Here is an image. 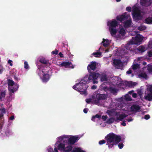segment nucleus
Instances as JSON below:
<instances>
[{"label": "nucleus", "instance_id": "f257e3e1", "mask_svg": "<svg viewBox=\"0 0 152 152\" xmlns=\"http://www.w3.org/2000/svg\"><path fill=\"white\" fill-rule=\"evenodd\" d=\"M105 139L107 141L106 145H108L109 148L113 147L114 145H117L121 140L120 136L110 133L105 137Z\"/></svg>", "mask_w": 152, "mask_h": 152}, {"label": "nucleus", "instance_id": "f03ea898", "mask_svg": "<svg viewBox=\"0 0 152 152\" xmlns=\"http://www.w3.org/2000/svg\"><path fill=\"white\" fill-rule=\"evenodd\" d=\"M88 77H85L79 83H76V85L79 86L77 88V91L80 92L81 94H87L86 90L88 87V86L86 85V83H89L90 81L88 79Z\"/></svg>", "mask_w": 152, "mask_h": 152}, {"label": "nucleus", "instance_id": "7ed1b4c3", "mask_svg": "<svg viewBox=\"0 0 152 152\" xmlns=\"http://www.w3.org/2000/svg\"><path fill=\"white\" fill-rule=\"evenodd\" d=\"M99 77L102 82L108 80V78L106 73H103L100 74L98 73L95 72L91 73L88 77V79L89 80H91V81H93V84L97 83L98 81L95 80L97 79Z\"/></svg>", "mask_w": 152, "mask_h": 152}, {"label": "nucleus", "instance_id": "20e7f679", "mask_svg": "<svg viewBox=\"0 0 152 152\" xmlns=\"http://www.w3.org/2000/svg\"><path fill=\"white\" fill-rule=\"evenodd\" d=\"M41 71L42 72V75H43L42 80L43 82H47L49 79V74H48L47 71H46V72L45 71L44 69H42V70H41L39 68H38V69L37 70V72L38 73H39V72H41ZM38 75L39 76H40V75L39 74V73H38Z\"/></svg>", "mask_w": 152, "mask_h": 152}, {"label": "nucleus", "instance_id": "39448f33", "mask_svg": "<svg viewBox=\"0 0 152 152\" xmlns=\"http://www.w3.org/2000/svg\"><path fill=\"white\" fill-rule=\"evenodd\" d=\"M8 86H13L15 85V86H16V87L15 88H13L12 89H9V91L10 92L12 93H14L15 91H17L18 88L19 86L17 83L15 84L14 82L12 80L10 79L8 80Z\"/></svg>", "mask_w": 152, "mask_h": 152}, {"label": "nucleus", "instance_id": "423d86ee", "mask_svg": "<svg viewBox=\"0 0 152 152\" xmlns=\"http://www.w3.org/2000/svg\"><path fill=\"white\" fill-rule=\"evenodd\" d=\"M107 98L106 96L104 94H97L96 96V98L94 100V102L96 104L100 102V100H105Z\"/></svg>", "mask_w": 152, "mask_h": 152}, {"label": "nucleus", "instance_id": "0eeeda50", "mask_svg": "<svg viewBox=\"0 0 152 152\" xmlns=\"http://www.w3.org/2000/svg\"><path fill=\"white\" fill-rule=\"evenodd\" d=\"M96 68V63L95 61H92L90 62V64H89L87 66V69L88 72L90 73L89 75L91 73H93V72H91V70L94 71Z\"/></svg>", "mask_w": 152, "mask_h": 152}, {"label": "nucleus", "instance_id": "6e6552de", "mask_svg": "<svg viewBox=\"0 0 152 152\" xmlns=\"http://www.w3.org/2000/svg\"><path fill=\"white\" fill-rule=\"evenodd\" d=\"M129 17V14H127L126 12H125L120 16H117V19L121 22H122L125 20L128 19Z\"/></svg>", "mask_w": 152, "mask_h": 152}, {"label": "nucleus", "instance_id": "1a4fd4ad", "mask_svg": "<svg viewBox=\"0 0 152 152\" xmlns=\"http://www.w3.org/2000/svg\"><path fill=\"white\" fill-rule=\"evenodd\" d=\"M67 140H68V144L72 145L75 143L79 139V138L78 136H73L70 137L69 138H68L67 137Z\"/></svg>", "mask_w": 152, "mask_h": 152}, {"label": "nucleus", "instance_id": "9d476101", "mask_svg": "<svg viewBox=\"0 0 152 152\" xmlns=\"http://www.w3.org/2000/svg\"><path fill=\"white\" fill-rule=\"evenodd\" d=\"M59 66H64L65 67H69L72 69L74 68L71 62L67 61H64L61 63Z\"/></svg>", "mask_w": 152, "mask_h": 152}, {"label": "nucleus", "instance_id": "9b49d317", "mask_svg": "<svg viewBox=\"0 0 152 152\" xmlns=\"http://www.w3.org/2000/svg\"><path fill=\"white\" fill-rule=\"evenodd\" d=\"M151 3V0H140V4L142 6L148 7Z\"/></svg>", "mask_w": 152, "mask_h": 152}, {"label": "nucleus", "instance_id": "f8f14e48", "mask_svg": "<svg viewBox=\"0 0 152 152\" xmlns=\"http://www.w3.org/2000/svg\"><path fill=\"white\" fill-rule=\"evenodd\" d=\"M118 25V22L115 20H113L112 21H109L108 22V25L110 26V28L115 27Z\"/></svg>", "mask_w": 152, "mask_h": 152}, {"label": "nucleus", "instance_id": "ddd939ff", "mask_svg": "<svg viewBox=\"0 0 152 152\" xmlns=\"http://www.w3.org/2000/svg\"><path fill=\"white\" fill-rule=\"evenodd\" d=\"M131 109L132 111L137 112L140 111V107L138 104H134L131 106Z\"/></svg>", "mask_w": 152, "mask_h": 152}, {"label": "nucleus", "instance_id": "4468645a", "mask_svg": "<svg viewBox=\"0 0 152 152\" xmlns=\"http://www.w3.org/2000/svg\"><path fill=\"white\" fill-rule=\"evenodd\" d=\"M132 23V20L131 19L125 21L124 23V26L125 28H128L131 27Z\"/></svg>", "mask_w": 152, "mask_h": 152}, {"label": "nucleus", "instance_id": "2eb2a0df", "mask_svg": "<svg viewBox=\"0 0 152 152\" xmlns=\"http://www.w3.org/2000/svg\"><path fill=\"white\" fill-rule=\"evenodd\" d=\"M137 10V8L135 9L133 13V17L137 16L140 17V16L142 15L140 11L138 10V11Z\"/></svg>", "mask_w": 152, "mask_h": 152}, {"label": "nucleus", "instance_id": "dca6fc26", "mask_svg": "<svg viewBox=\"0 0 152 152\" xmlns=\"http://www.w3.org/2000/svg\"><path fill=\"white\" fill-rule=\"evenodd\" d=\"M126 117V115L125 114H121L118 117H117L116 119L115 120L116 122H118V120L122 121Z\"/></svg>", "mask_w": 152, "mask_h": 152}, {"label": "nucleus", "instance_id": "f3484780", "mask_svg": "<svg viewBox=\"0 0 152 152\" xmlns=\"http://www.w3.org/2000/svg\"><path fill=\"white\" fill-rule=\"evenodd\" d=\"M121 63V61L120 59H114L113 60V63L115 66H119Z\"/></svg>", "mask_w": 152, "mask_h": 152}, {"label": "nucleus", "instance_id": "a211bd4d", "mask_svg": "<svg viewBox=\"0 0 152 152\" xmlns=\"http://www.w3.org/2000/svg\"><path fill=\"white\" fill-rule=\"evenodd\" d=\"M39 61L42 64H49V61L46 60L45 58H40Z\"/></svg>", "mask_w": 152, "mask_h": 152}, {"label": "nucleus", "instance_id": "6ab92c4d", "mask_svg": "<svg viewBox=\"0 0 152 152\" xmlns=\"http://www.w3.org/2000/svg\"><path fill=\"white\" fill-rule=\"evenodd\" d=\"M137 50L140 53H143L145 50V49L144 47L142 46H139L137 48Z\"/></svg>", "mask_w": 152, "mask_h": 152}, {"label": "nucleus", "instance_id": "aec40b11", "mask_svg": "<svg viewBox=\"0 0 152 152\" xmlns=\"http://www.w3.org/2000/svg\"><path fill=\"white\" fill-rule=\"evenodd\" d=\"M72 145H70L66 147H65L64 151L66 152H69L72 150Z\"/></svg>", "mask_w": 152, "mask_h": 152}, {"label": "nucleus", "instance_id": "412c9836", "mask_svg": "<svg viewBox=\"0 0 152 152\" xmlns=\"http://www.w3.org/2000/svg\"><path fill=\"white\" fill-rule=\"evenodd\" d=\"M145 21L148 24H152V17H149L145 19Z\"/></svg>", "mask_w": 152, "mask_h": 152}, {"label": "nucleus", "instance_id": "4be33fe9", "mask_svg": "<svg viewBox=\"0 0 152 152\" xmlns=\"http://www.w3.org/2000/svg\"><path fill=\"white\" fill-rule=\"evenodd\" d=\"M102 43L103 46L105 47H107L109 44L108 39H103V41Z\"/></svg>", "mask_w": 152, "mask_h": 152}, {"label": "nucleus", "instance_id": "5701e85b", "mask_svg": "<svg viewBox=\"0 0 152 152\" xmlns=\"http://www.w3.org/2000/svg\"><path fill=\"white\" fill-rule=\"evenodd\" d=\"M114 121H115V118L112 117L108 119L106 123L108 124H111L113 123Z\"/></svg>", "mask_w": 152, "mask_h": 152}, {"label": "nucleus", "instance_id": "b1692460", "mask_svg": "<svg viewBox=\"0 0 152 152\" xmlns=\"http://www.w3.org/2000/svg\"><path fill=\"white\" fill-rule=\"evenodd\" d=\"M145 99L148 100L149 101L152 100V94H148L147 96L145 97Z\"/></svg>", "mask_w": 152, "mask_h": 152}, {"label": "nucleus", "instance_id": "393cba45", "mask_svg": "<svg viewBox=\"0 0 152 152\" xmlns=\"http://www.w3.org/2000/svg\"><path fill=\"white\" fill-rule=\"evenodd\" d=\"M110 32L112 36L115 35L117 31L116 29L113 28H110Z\"/></svg>", "mask_w": 152, "mask_h": 152}, {"label": "nucleus", "instance_id": "a878e982", "mask_svg": "<svg viewBox=\"0 0 152 152\" xmlns=\"http://www.w3.org/2000/svg\"><path fill=\"white\" fill-rule=\"evenodd\" d=\"M59 150H63L64 151L65 148V144L62 143H60L58 146Z\"/></svg>", "mask_w": 152, "mask_h": 152}, {"label": "nucleus", "instance_id": "bb28decb", "mask_svg": "<svg viewBox=\"0 0 152 152\" xmlns=\"http://www.w3.org/2000/svg\"><path fill=\"white\" fill-rule=\"evenodd\" d=\"M72 152H85V151L82 150L80 148H74Z\"/></svg>", "mask_w": 152, "mask_h": 152}, {"label": "nucleus", "instance_id": "cd10ccee", "mask_svg": "<svg viewBox=\"0 0 152 152\" xmlns=\"http://www.w3.org/2000/svg\"><path fill=\"white\" fill-rule=\"evenodd\" d=\"M6 95V92L5 91H1L0 93V101L4 98Z\"/></svg>", "mask_w": 152, "mask_h": 152}, {"label": "nucleus", "instance_id": "c85d7f7f", "mask_svg": "<svg viewBox=\"0 0 152 152\" xmlns=\"http://www.w3.org/2000/svg\"><path fill=\"white\" fill-rule=\"evenodd\" d=\"M133 18L134 20L135 21L137 22H138L139 20H141L142 18V15L140 16V17L137 16L133 17Z\"/></svg>", "mask_w": 152, "mask_h": 152}, {"label": "nucleus", "instance_id": "c756f323", "mask_svg": "<svg viewBox=\"0 0 152 152\" xmlns=\"http://www.w3.org/2000/svg\"><path fill=\"white\" fill-rule=\"evenodd\" d=\"M124 99L126 101H131L132 100L131 97L128 94L125 96Z\"/></svg>", "mask_w": 152, "mask_h": 152}, {"label": "nucleus", "instance_id": "7c9ffc66", "mask_svg": "<svg viewBox=\"0 0 152 152\" xmlns=\"http://www.w3.org/2000/svg\"><path fill=\"white\" fill-rule=\"evenodd\" d=\"M137 83L135 82H130L128 84V86L130 87H133L135 86Z\"/></svg>", "mask_w": 152, "mask_h": 152}, {"label": "nucleus", "instance_id": "2f4dec72", "mask_svg": "<svg viewBox=\"0 0 152 152\" xmlns=\"http://www.w3.org/2000/svg\"><path fill=\"white\" fill-rule=\"evenodd\" d=\"M102 53L100 52H94L92 54V55H93L95 57H99L101 56Z\"/></svg>", "mask_w": 152, "mask_h": 152}, {"label": "nucleus", "instance_id": "473e14b6", "mask_svg": "<svg viewBox=\"0 0 152 152\" xmlns=\"http://www.w3.org/2000/svg\"><path fill=\"white\" fill-rule=\"evenodd\" d=\"M109 91L112 93H116L117 92L116 89L114 88L111 87L110 86L109 88Z\"/></svg>", "mask_w": 152, "mask_h": 152}, {"label": "nucleus", "instance_id": "72a5a7b5", "mask_svg": "<svg viewBox=\"0 0 152 152\" xmlns=\"http://www.w3.org/2000/svg\"><path fill=\"white\" fill-rule=\"evenodd\" d=\"M101 117V115L97 114L93 116L91 120L94 121L95 118H98L99 119Z\"/></svg>", "mask_w": 152, "mask_h": 152}, {"label": "nucleus", "instance_id": "f704fd0d", "mask_svg": "<svg viewBox=\"0 0 152 152\" xmlns=\"http://www.w3.org/2000/svg\"><path fill=\"white\" fill-rule=\"evenodd\" d=\"M119 33L122 36H124L126 34V32L124 28H121L119 31Z\"/></svg>", "mask_w": 152, "mask_h": 152}, {"label": "nucleus", "instance_id": "c9c22d12", "mask_svg": "<svg viewBox=\"0 0 152 152\" xmlns=\"http://www.w3.org/2000/svg\"><path fill=\"white\" fill-rule=\"evenodd\" d=\"M139 76L140 77L145 78L146 79L147 77V75L145 73H141L139 75Z\"/></svg>", "mask_w": 152, "mask_h": 152}, {"label": "nucleus", "instance_id": "e433bc0d", "mask_svg": "<svg viewBox=\"0 0 152 152\" xmlns=\"http://www.w3.org/2000/svg\"><path fill=\"white\" fill-rule=\"evenodd\" d=\"M146 29V27L145 26L141 25L140 26H139L137 28V29L140 31L144 30Z\"/></svg>", "mask_w": 152, "mask_h": 152}, {"label": "nucleus", "instance_id": "4c0bfd02", "mask_svg": "<svg viewBox=\"0 0 152 152\" xmlns=\"http://www.w3.org/2000/svg\"><path fill=\"white\" fill-rule=\"evenodd\" d=\"M110 86H104L102 87V89L104 90L105 92H107V91H109V88H110Z\"/></svg>", "mask_w": 152, "mask_h": 152}, {"label": "nucleus", "instance_id": "58836bf2", "mask_svg": "<svg viewBox=\"0 0 152 152\" xmlns=\"http://www.w3.org/2000/svg\"><path fill=\"white\" fill-rule=\"evenodd\" d=\"M139 65L138 64H136L132 65V69L134 70H135L139 68Z\"/></svg>", "mask_w": 152, "mask_h": 152}, {"label": "nucleus", "instance_id": "ea45409f", "mask_svg": "<svg viewBox=\"0 0 152 152\" xmlns=\"http://www.w3.org/2000/svg\"><path fill=\"white\" fill-rule=\"evenodd\" d=\"M147 69L150 73H152V65H148V66Z\"/></svg>", "mask_w": 152, "mask_h": 152}, {"label": "nucleus", "instance_id": "a19ab883", "mask_svg": "<svg viewBox=\"0 0 152 152\" xmlns=\"http://www.w3.org/2000/svg\"><path fill=\"white\" fill-rule=\"evenodd\" d=\"M67 136H61L58 138V139L60 140L64 141L66 140L65 139L67 138Z\"/></svg>", "mask_w": 152, "mask_h": 152}, {"label": "nucleus", "instance_id": "79ce46f5", "mask_svg": "<svg viewBox=\"0 0 152 152\" xmlns=\"http://www.w3.org/2000/svg\"><path fill=\"white\" fill-rule=\"evenodd\" d=\"M24 67L26 69H28V62L26 61H25L24 62Z\"/></svg>", "mask_w": 152, "mask_h": 152}, {"label": "nucleus", "instance_id": "37998d69", "mask_svg": "<svg viewBox=\"0 0 152 152\" xmlns=\"http://www.w3.org/2000/svg\"><path fill=\"white\" fill-rule=\"evenodd\" d=\"M135 42L133 40H130L129 42V43L127 44L128 45H132L135 44Z\"/></svg>", "mask_w": 152, "mask_h": 152}, {"label": "nucleus", "instance_id": "c03bdc74", "mask_svg": "<svg viewBox=\"0 0 152 152\" xmlns=\"http://www.w3.org/2000/svg\"><path fill=\"white\" fill-rule=\"evenodd\" d=\"M124 146V144L123 143H120L118 144V147L120 149L123 148Z\"/></svg>", "mask_w": 152, "mask_h": 152}, {"label": "nucleus", "instance_id": "a18cd8bd", "mask_svg": "<svg viewBox=\"0 0 152 152\" xmlns=\"http://www.w3.org/2000/svg\"><path fill=\"white\" fill-rule=\"evenodd\" d=\"M105 142L106 141L105 140H102L99 141V145H102L105 143Z\"/></svg>", "mask_w": 152, "mask_h": 152}, {"label": "nucleus", "instance_id": "49530a36", "mask_svg": "<svg viewBox=\"0 0 152 152\" xmlns=\"http://www.w3.org/2000/svg\"><path fill=\"white\" fill-rule=\"evenodd\" d=\"M0 110L1 112V113H3H3L5 114L6 113L5 109L4 108H3L2 109H0Z\"/></svg>", "mask_w": 152, "mask_h": 152}, {"label": "nucleus", "instance_id": "de8ad7c7", "mask_svg": "<svg viewBox=\"0 0 152 152\" xmlns=\"http://www.w3.org/2000/svg\"><path fill=\"white\" fill-rule=\"evenodd\" d=\"M58 52V50H55L54 51H53L52 52V53L53 54H55V55H57Z\"/></svg>", "mask_w": 152, "mask_h": 152}, {"label": "nucleus", "instance_id": "09e8293b", "mask_svg": "<svg viewBox=\"0 0 152 152\" xmlns=\"http://www.w3.org/2000/svg\"><path fill=\"white\" fill-rule=\"evenodd\" d=\"M92 99L91 98L87 99H86V101L88 104H89L91 102Z\"/></svg>", "mask_w": 152, "mask_h": 152}, {"label": "nucleus", "instance_id": "8fccbe9b", "mask_svg": "<svg viewBox=\"0 0 152 152\" xmlns=\"http://www.w3.org/2000/svg\"><path fill=\"white\" fill-rule=\"evenodd\" d=\"M150 118V115L148 114L144 116V118L146 120H148Z\"/></svg>", "mask_w": 152, "mask_h": 152}, {"label": "nucleus", "instance_id": "3c124183", "mask_svg": "<svg viewBox=\"0 0 152 152\" xmlns=\"http://www.w3.org/2000/svg\"><path fill=\"white\" fill-rule=\"evenodd\" d=\"M107 115H103L102 116V119L104 121L106 120V119L107 118Z\"/></svg>", "mask_w": 152, "mask_h": 152}, {"label": "nucleus", "instance_id": "603ef678", "mask_svg": "<svg viewBox=\"0 0 152 152\" xmlns=\"http://www.w3.org/2000/svg\"><path fill=\"white\" fill-rule=\"evenodd\" d=\"M148 55L149 57H152V51L150 50L148 52Z\"/></svg>", "mask_w": 152, "mask_h": 152}, {"label": "nucleus", "instance_id": "864d4df0", "mask_svg": "<svg viewBox=\"0 0 152 152\" xmlns=\"http://www.w3.org/2000/svg\"><path fill=\"white\" fill-rule=\"evenodd\" d=\"M131 7H127L126 8V10L128 12L131 11Z\"/></svg>", "mask_w": 152, "mask_h": 152}, {"label": "nucleus", "instance_id": "5fc2aeb1", "mask_svg": "<svg viewBox=\"0 0 152 152\" xmlns=\"http://www.w3.org/2000/svg\"><path fill=\"white\" fill-rule=\"evenodd\" d=\"M137 93L140 96H141L142 95V94H143L141 91L140 90H138L137 91Z\"/></svg>", "mask_w": 152, "mask_h": 152}, {"label": "nucleus", "instance_id": "6e6d98bb", "mask_svg": "<svg viewBox=\"0 0 152 152\" xmlns=\"http://www.w3.org/2000/svg\"><path fill=\"white\" fill-rule=\"evenodd\" d=\"M135 39L136 40H139L140 41L142 40V39H141V38H139L138 36H137L136 37Z\"/></svg>", "mask_w": 152, "mask_h": 152}, {"label": "nucleus", "instance_id": "4d7b16f0", "mask_svg": "<svg viewBox=\"0 0 152 152\" xmlns=\"http://www.w3.org/2000/svg\"><path fill=\"white\" fill-rule=\"evenodd\" d=\"M132 96L134 98H136L137 96V94L135 93H132Z\"/></svg>", "mask_w": 152, "mask_h": 152}, {"label": "nucleus", "instance_id": "13d9d810", "mask_svg": "<svg viewBox=\"0 0 152 152\" xmlns=\"http://www.w3.org/2000/svg\"><path fill=\"white\" fill-rule=\"evenodd\" d=\"M148 90L151 93V94H152V86H150Z\"/></svg>", "mask_w": 152, "mask_h": 152}, {"label": "nucleus", "instance_id": "bf43d9fd", "mask_svg": "<svg viewBox=\"0 0 152 152\" xmlns=\"http://www.w3.org/2000/svg\"><path fill=\"white\" fill-rule=\"evenodd\" d=\"M12 61L10 60H9L8 61V63L10 64L11 66H12Z\"/></svg>", "mask_w": 152, "mask_h": 152}, {"label": "nucleus", "instance_id": "052dcab7", "mask_svg": "<svg viewBox=\"0 0 152 152\" xmlns=\"http://www.w3.org/2000/svg\"><path fill=\"white\" fill-rule=\"evenodd\" d=\"M121 125L123 126H126V121H122L121 123Z\"/></svg>", "mask_w": 152, "mask_h": 152}, {"label": "nucleus", "instance_id": "680f3d73", "mask_svg": "<svg viewBox=\"0 0 152 152\" xmlns=\"http://www.w3.org/2000/svg\"><path fill=\"white\" fill-rule=\"evenodd\" d=\"M58 55L61 58H63L64 57V55L61 52H60L58 54Z\"/></svg>", "mask_w": 152, "mask_h": 152}, {"label": "nucleus", "instance_id": "e2e57ef3", "mask_svg": "<svg viewBox=\"0 0 152 152\" xmlns=\"http://www.w3.org/2000/svg\"><path fill=\"white\" fill-rule=\"evenodd\" d=\"M77 86V85H76H76H74L73 86V88L76 90L77 91V86Z\"/></svg>", "mask_w": 152, "mask_h": 152}, {"label": "nucleus", "instance_id": "0e129e2a", "mask_svg": "<svg viewBox=\"0 0 152 152\" xmlns=\"http://www.w3.org/2000/svg\"><path fill=\"white\" fill-rule=\"evenodd\" d=\"M88 109L87 108H85L83 110V112L85 113H87L88 112Z\"/></svg>", "mask_w": 152, "mask_h": 152}, {"label": "nucleus", "instance_id": "69168bd1", "mask_svg": "<svg viewBox=\"0 0 152 152\" xmlns=\"http://www.w3.org/2000/svg\"><path fill=\"white\" fill-rule=\"evenodd\" d=\"M132 70L130 69L129 70L126 72V73L128 74H129L132 73Z\"/></svg>", "mask_w": 152, "mask_h": 152}, {"label": "nucleus", "instance_id": "338daca9", "mask_svg": "<svg viewBox=\"0 0 152 152\" xmlns=\"http://www.w3.org/2000/svg\"><path fill=\"white\" fill-rule=\"evenodd\" d=\"M92 89H95L96 88V86L95 85H93L91 88Z\"/></svg>", "mask_w": 152, "mask_h": 152}, {"label": "nucleus", "instance_id": "774afa93", "mask_svg": "<svg viewBox=\"0 0 152 152\" xmlns=\"http://www.w3.org/2000/svg\"><path fill=\"white\" fill-rule=\"evenodd\" d=\"M14 117L13 116H11L10 117V119L11 120H13L14 119Z\"/></svg>", "mask_w": 152, "mask_h": 152}]
</instances>
